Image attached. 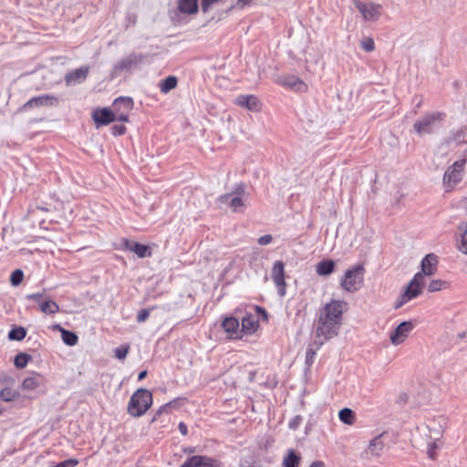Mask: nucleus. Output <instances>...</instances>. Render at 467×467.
I'll list each match as a JSON object with an SVG mask.
<instances>
[{
	"mask_svg": "<svg viewBox=\"0 0 467 467\" xmlns=\"http://www.w3.org/2000/svg\"><path fill=\"white\" fill-rule=\"evenodd\" d=\"M347 302L333 299L320 309L316 325V335L320 338L319 346L322 345L325 340L337 335L342 324L343 314L347 310Z\"/></svg>",
	"mask_w": 467,
	"mask_h": 467,
	"instance_id": "nucleus-1",
	"label": "nucleus"
},
{
	"mask_svg": "<svg viewBox=\"0 0 467 467\" xmlns=\"http://www.w3.org/2000/svg\"><path fill=\"white\" fill-rule=\"evenodd\" d=\"M443 420H428L427 422L418 427V431L422 444L424 443L427 448V453L431 459H434L436 452L435 450L441 444V438L443 435Z\"/></svg>",
	"mask_w": 467,
	"mask_h": 467,
	"instance_id": "nucleus-2",
	"label": "nucleus"
},
{
	"mask_svg": "<svg viewBox=\"0 0 467 467\" xmlns=\"http://www.w3.org/2000/svg\"><path fill=\"white\" fill-rule=\"evenodd\" d=\"M152 404L151 392L146 389H139L131 396L128 404V412L133 417L142 416Z\"/></svg>",
	"mask_w": 467,
	"mask_h": 467,
	"instance_id": "nucleus-3",
	"label": "nucleus"
},
{
	"mask_svg": "<svg viewBox=\"0 0 467 467\" xmlns=\"http://www.w3.org/2000/svg\"><path fill=\"white\" fill-rule=\"evenodd\" d=\"M364 267L360 265L348 269L340 278L341 288L348 293L358 292L364 284Z\"/></svg>",
	"mask_w": 467,
	"mask_h": 467,
	"instance_id": "nucleus-4",
	"label": "nucleus"
},
{
	"mask_svg": "<svg viewBox=\"0 0 467 467\" xmlns=\"http://www.w3.org/2000/svg\"><path fill=\"white\" fill-rule=\"evenodd\" d=\"M218 201L229 205L234 213H243L246 208L248 195L245 192V187L239 185L235 192L222 195L219 197Z\"/></svg>",
	"mask_w": 467,
	"mask_h": 467,
	"instance_id": "nucleus-5",
	"label": "nucleus"
},
{
	"mask_svg": "<svg viewBox=\"0 0 467 467\" xmlns=\"http://www.w3.org/2000/svg\"><path fill=\"white\" fill-rule=\"evenodd\" d=\"M443 114L431 112L420 118L413 125L414 131L419 135L431 134L442 120Z\"/></svg>",
	"mask_w": 467,
	"mask_h": 467,
	"instance_id": "nucleus-6",
	"label": "nucleus"
},
{
	"mask_svg": "<svg viewBox=\"0 0 467 467\" xmlns=\"http://www.w3.org/2000/svg\"><path fill=\"white\" fill-rule=\"evenodd\" d=\"M423 284L424 280H422V273H417L408 285L405 291L396 301L395 308H400L404 304L420 296L423 287Z\"/></svg>",
	"mask_w": 467,
	"mask_h": 467,
	"instance_id": "nucleus-7",
	"label": "nucleus"
},
{
	"mask_svg": "<svg viewBox=\"0 0 467 467\" xmlns=\"http://www.w3.org/2000/svg\"><path fill=\"white\" fill-rule=\"evenodd\" d=\"M356 8L361 14L363 19L368 22H375L380 18L383 14V6L374 2H362L355 0Z\"/></svg>",
	"mask_w": 467,
	"mask_h": 467,
	"instance_id": "nucleus-8",
	"label": "nucleus"
},
{
	"mask_svg": "<svg viewBox=\"0 0 467 467\" xmlns=\"http://www.w3.org/2000/svg\"><path fill=\"white\" fill-rule=\"evenodd\" d=\"M46 290L26 296V299L37 304L39 310L46 315H55L59 311V306L45 295Z\"/></svg>",
	"mask_w": 467,
	"mask_h": 467,
	"instance_id": "nucleus-9",
	"label": "nucleus"
},
{
	"mask_svg": "<svg viewBox=\"0 0 467 467\" xmlns=\"http://www.w3.org/2000/svg\"><path fill=\"white\" fill-rule=\"evenodd\" d=\"M465 160L456 161L450 166L443 176V185L446 191H451L462 180V172Z\"/></svg>",
	"mask_w": 467,
	"mask_h": 467,
	"instance_id": "nucleus-10",
	"label": "nucleus"
},
{
	"mask_svg": "<svg viewBox=\"0 0 467 467\" xmlns=\"http://www.w3.org/2000/svg\"><path fill=\"white\" fill-rule=\"evenodd\" d=\"M132 108V99L128 97H119L114 100L111 111L114 112L116 120L127 122L129 120V113L131 111Z\"/></svg>",
	"mask_w": 467,
	"mask_h": 467,
	"instance_id": "nucleus-11",
	"label": "nucleus"
},
{
	"mask_svg": "<svg viewBox=\"0 0 467 467\" xmlns=\"http://www.w3.org/2000/svg\"><path fill=\"white\" fill-rule=\"evenodd\" d=\"M413 328L414 325L411 321L401 322L389 335L391 344L399 346L404 343Z\"/></svg>",
	"mask_w": 467,
	"mask_h": 467,
	"instance_id": "nucleus-12",
	"label": "nucleus"
},
{
	"mask_svg": "<svg viewBox=\"0 0 467 467\" xmlns=\"http://www.w3.org/2000/svg\"><path fill=\"white\" fill-rule=\"evenodd\" d=\"M271 277L277 287L280 296L285 295V265L281 261H276L272 268Z\"/></svg>",
	"mask_w": 467,
	"mask_h": 467,
	"instance_id": "nucleus-13",
	"label": "nucleus"
},
{
	"mask_svg": "<svg viewBox=\"0 0 467 467\" xmlns=\"http://www.w3.org/2000/svg\"><path fill=\"white\" fill-rule=\"evenodd\" d=\"M275 81L277 84L295 91L305 92L307 89L306 84L302 79L293 75L278 77Z\"/></svg>",
	"mask_w": 467,
	"mask_h": 467,
	"instance_id": "nucleus-14",
	"label": "nucleus"
},
{
	"mask_svg": "<svg viewBox=\"0 0 467 467\" xmlns=\"http://www.w3.org/2000/svg\"><path fill=\"white\" fill-rule=\"evenodd\" d=\"M181 467H222V464L207 456H192L187 459Z\"/></svg>",
	"mask_w": 467,
	"mask_h": 467,
	"instance_id": "nucleus-15",
	"label": "nucleus"
},
{
	"mask_svg": "<svg viewBox=\"0 0 467 467\" xmlns=\"http://www.w3.org/2000/svg\"><path fill=\"white\" fill-rule=\"evenodd\" d=\"M234 103L254 112H257L261 109L260 101L254 95H239L235 98Z\"/></svg>",
	"mask_w": 467,
	"mask_h": 467,
	"instance_id": "nucleus-16",
	"label": "nucleus"
},
{
	"mask_svg": "<svg viewBox=\"0 0 467 467\" xmlns=\"http://www.w3.org/2000/svg\"><path fill=\"white\" fill-rule=\"evenodd\" d=\"M383 448L384 442L382 441L381 436H377L369 441L362 456L368 460L377 458L381 454Z\"/></svg>",
	"mask_w": 467,
	"mask_h": 467,
	"instance_id": "nucleus-17",
	"label": "nucleus"
},
{
	"mask_svg": "<svg viewBox=\"0 0 467 467\" xmlns=\"http://www.w3.org/2000/svg\"><path fill=\"white\" fill-rule=\"evenodd\" d=\"M123 246L127 250L136 254L140 258H145L151 255L150 247L140 243L130 241L127 239L123 240Z\"/></svg>",
	"mask_w": 467,
	"mask_h": 467,
	"instance_id": "nucleus-18",
	"label": "nucleus"
},
{
	"mask_svg": "<svg viewBox=\"0 0 467 467\" xmlns=\"http://www.w3.org/2000/svg\"><path fill=\"white\" fill-rule=\"evenodd\" d=\"M438 265V256L434 254H428L424 256L420 263V272L422 273V277L424 275H432L435 274L437 270Z\"/></svg>",
	"mask_w": 467,
	"mask_h": 467,
	"instance_id": "nucleus-19",
	"label": "nucleus"
},
{
	"mask_svg": "<svg viewBox=\"0 0 467 467\" xmlns=\"http://www.w3.org/2000/svg\"><path fill=\"white\" fill-rule=\"evenodd\" d=\"M88 67H81L77 68L65 76V81L67 85L72 86L84 81L88 74Z\"/></svg>",
	"mask_w": 467,
	"mask_h": 467,
	"instance_id": "nucleus-20",
	"label": "nucleus"
},
{
	"mask_svg": "<svg viewBox=\"0 0 467 467\" xmlns=\"http://www.w3.org/2000/svg\"><path fill=\"white\" fill-rule=\"evenodd\" d=\"M222 327L230 338L236 339L241 337V330L239 327L240 326L238 319L234 317H226L223 321Z\"/></svg>",
	"mask_w": 467,
	"mask_h": 467,
	"instance_id": "nucleus-21",
	"label": "nucleus"
},
{
	"mask_svg": "<svg viewBox=\"0 0 467 467\" xmlns=\"http://www.w3.org/2000/svg\"><path fill=\"white\" fill-rule=\"evenodd\" d=\"M93 119L98 125H107L114 120L116 118L114 112L109 109H97L93 112Z\"/></svg>",
	"mask_w": 467,
	"mask_h": 467,
	"instance_id": "nucleus-22",
	"label": "nucleus"
},
{
	"mask_svg": "<svg viewBox=\"0 0 467 467\" xmlns=\"http://www.w3.org/2000/svg\"><path fill=\"white\" fill-rule=\"evenodd\" d=\"M54 102H56V99L48 96V95H42L39 97L33 98L29 99L26 103L24 104L23 109H31V108H37L47 105H53Z\"/></svg>",
	"mask_w": 467,
	"mask_h": 467,
	"instance_id": "nucleus-23",
	"label": "nucleus"
},
{
	"mask_svg": "<svg viewBox=\"0 0 467 467\" xmlns=\"http://www.w3.org/2000/svg\"><path fill=\"white\" fill-rule=\"evenodd\" d=\"M457 248L460 252L467 254V223H461L458 225Z\"/></svg>",
	"mask_w": 467,
	"mask_h": 467,
	"instance_id": "nucleus-24",
	"label": "nucleus"
},
{
	"mask_svg": "<svg viewBox=\"0 0 467 467\" xmlns=\"http://www.w3.org/2000/svg\"><path fill=\"white\" fill-rule=\"evenodd\" d=\"M333 260H322L316 265V273L320 276H327L335 271Z\"/></svg>",
	"mask_w": 467,
	"mask_h": 467,
	"instance_id": "nucleus-25",
	"label": "nucleus"
},
{
	"mask_svg": "<svg viewBox=\"0 0 467 467\" xmlns=\"http://www.w3.org/2000/svg\"><path fill=\"white\" fill-rule=\"evenodd\" d=\"M257 327H258L257 319L251 315L246 316V317H243V319H242V328H240L241 336L243 335V333L253 334L254 332L256 331Z\"/></svg>",
	"mask_w": 467,
	"mask_h": 467,
	"instance_id": "nucleus-26",
	"label": "nucleus"
},
{
	"mask_svg": "<svg viewBox=\"0 0 467 467\" xmlns=\"http://www.w3.org/2000/svg\"><path fill=\"white\" fill-rule=\"evenodd\" d=\"M140 62V57L134 54H130L123 57L121 60H119V63L116 65V68L121 70H128L130 69L132 67L136 66L137 64H139Z\"/></svg>",
	"mask_w": 467,
	"mask_h": 467,
	"instance_id": "nucleus-27",
	"label": "nucleus"
},
{
	"mask_svg": "<svg viewBox=\"0 0 467 467\" xmlns=\"http://www.w3.org/2000/svg\"><path fill=\"white\" fill-rule=\"evenodd\" d=\"M178 8L183 14H195L198 10V0H178Z\"/></svg>",
	"mask_w": 467,
	"mask_h": 467,
	"instance_id": "nucleus-28",
	"label": "nucleus"
},
{
	"mask_svg": "<svg viewBox=\"0 0 467 467\" xmlns=\"http://www.w3.org/2000/svg\"><path fill=\"white\" fill-rule=\"evenodd\" d=\"M41 384V378L39 375H33L26 378L22 382V389L24 391L32 392L36 390Z\"/></svg>",
	"mask_w": 467,
	"mask_h": 467,
	"instance_id": "nucleus-29",
	"label": "nucleus"
},
{
	"mask_svg": "<svg viewBox=\"0 0 467 467\" xmlns=\"http://www.w3.org/2000/svg\"><path fill=\"white\" fill-rule=\"evenodd\" d=\"M340 421L347 425H353L356 421V414L349 408H344L338 411Z\"/></svg>",
	"mask_w": 467,
	"mask_h": 467,
	"instance_id": "nucleus-30",
	"label": "nucleus"
},
{
	"mask_svg": "<svg viewBox=\"0 0 467 467\" xmlns=\"http://www.w3.org/2000/svg\"><path fill=\"white\" fill-rule=\"evenodd\" d=\"M449 144L460 145L467 143V131L465 130H458L453 132L447 141Z\"/></svg>",
	"mask_w": 467,
	"mask_h": 467,
	"instance_id": "nucleus-31",
	"label": "nucleus"
},
{
	"mask_svg": "<svg viewBox=\"0 0 467 467\" xmlns=\"http://www.w3.org/2000/svg\"><path fill=\"white\" fill-rule=\"evenodd\" d=\"M59 331L61 332L62 340L66 345L70 347L77 345L78 336L75 333L68 331L63 327H59Z\"/></svg>",
	"mask_w": 467,
	"mask_h": 467,
	"instance_id": "nucleus-32",
	"label": "nucleus"
},
{
	"mask_svg": "<svg viewBox=\"0 0 467 467\" xmlns=\"http://www.w3.org/2000/svg\"><path fill=\"white\" fill-rule=\"evenodd\" d=\"M299 462L300 457L293 450H289L287 455L283 460L284 467H297Z\"/></svg>",
	"mask_w": 467,
	"mask_h": 467,
	"instance_id": "nucleus-33",
	"label": "nucleus"
},
{
	"mask_svg": "<svg viewBox=\"0 0 467 467\" xmlns=\"http://www.w3.org/2000/svg\"><path fill=\"white\" fill-rule=\"evenodd\" d=\"M177 86V78L173 76H170L162 80L160 85L161 91L162 93H168Z\"/></svg>",
	"mask_w": 467,
	"mask_h": 467,
	"instance_id": "nucleus-34",
	"label": "nucleus"
},
{
	"mask_svg": "<svg viewBox=\"0 0 467 467\" xmlns=\"http://www.w3.org/2000/svg\"><path fill=\"white\" fill-rule=\"evenodd\" d=\"M18 395V392L11 388H5L0 391V399L4 401H12Z\"/></svg>",
	"mask_w": 467,
	"mask_h": 467,
	"instance_id": "nucleus-35",
	"label": "nucleus"
},
{
	"mask_svg": "<svg viewBox=\"0 0 467 467\" xmlns=\"http://www.w3.org/2000/svg\"><path fill=\"white\" fill-rule=\"evenodd\" d=\"M26 335V332L25 328L16 327V328L12 329L9 332L8 337L11 340H22L23 338H25Z\"/></svg>",
	"mask_w": 467,
	"mask_h": 467,
	"instance_id": "nucleus-36",
	"label": "nucleus"
},
{
	"mask_svg": "<svg viewBox=\"0 0 467 467\" xmlns=\"http://www.w3.org/2000/svg\"><path fill=\"white\" fill-rule=\"evenodd\" d=\"M446 287L447 283L445 281L436 279L430 282L428 289L430 292H437L445 289Z\"/></svg>",
	"mask_w": 467,
	"mask_h": 467,
	"instance_id": "nucleus-37",
	"label": "nucleus"
},
{
	"mask_svg": "<svg viewBox=\"0 0 467 467\" xmlns=\"http://www.w3.org/2000/svg\"><path fill=\"white\" fill-rule=\"evenodd\" d=\"M29 356L25 353H20L15 358V365L18 368H25L28 361H29Z\"/></svg>",
	"mask_w": 467,
	"mask_h": 467,
	"instance_id": "nucleus-38",
	"label": "nucleus"
},
{
	"mask_svg": "<svg viewBox=\"0 0 467 467\" xmlns=\"http://www.w3.org/2000/svg\"><path fill=\"white\" fill-rule=\"evenodd\" d=\"M319 346H317V348H313L312 346H310L306 351V364L307 367H310L313 362H314V359H315V357H316V354H317V350L318 349Z\"/></svg>",
	"mask_w": 467,
	"mask_h": 467,
	"instance_id": "nucleus-39",
	"label": "nucleus"
},
{
	"mask_svg": "<svg viewBox=\"0 0 467 467\" xmlns=\"http://www.w3.org/2000/svg\"><path fill=\"white\" fill-rule=\"evenodd\" d=\"M360 46L367 52H371L375 49L374 40L369 36L364 37L360 42Z\"/></svg>",
	"mask_w": 467,
	"mask_h": 467,
	"instance_id": "nucleus-40",
	"label": "nucleus"
},
{
	"mask_svg": "<svg viewBox=\"0 0 467 467\" xmlns=\"http://www.w3.org/2000/svg\"><path fill=\"white\" fill-rule=\"evenodd\" d=\"M23 276H24V274L21 270H19V269L15 270L12 273L11 278H10L12 285H18L22 282Z\"/></svg>",
	"mask_w": 467,
	"mask_h": 467,
	"instance_id": "nucleus-41",
	"label": "nucleus"
},
{
	"mask_svg": "<svg viewBox=\"0 0 467 467\" xmlns=\"http://www.w3.org/2000/svg\"><path fill=\"white\" fill-rule=\"evenodd\" d=\"M128 353H129L128 346H122V347L115 348V350H114L115 357L118 359H124L126 358V356L128 355Z\"/></svg>",
	"mask_w": 467,
	"mask_h": 467,
	"instance_id": "nucleus-42",
	"label": "nucleus"
},
{
	"mask_svg": "<svg viewBox=\"0 0 467 467\" xmlns=\"http://www.w3.org/2000/svg\"><path fill=\"white\" fill-rule=\"evenodd\" d=\"M78 463V460L75 459H68L62 462H59L57 465L51 466V467H75Z\"/></svg>",
	"mask_w": 467,
	"mask_h": 467,
	"instance_id": "nucleus-43",
	"label": "nucleus"
},
{
	"mask_svg": "<svg viewBox=\"0 0 467 467\" xmlns=\"http://www.w3.org/2000/svg\"><path fill=\"white\" fill-rule=\"evenodd\" d=\"M220 0H202V5H201V7H202V10L203 12H207L210 7L212 6V5L219 2Z\"/></svg>",
	"mask_w": 467,
	"mask_h": 467,
	"instance_id": "nucleus-44",
	"label": "nucleus"
},
{
	"mask_svg": "<svg viewBox=\"0 0 467 467\" xmlns=\"http://www.w3.org/2000/svg\"><path fill=\"white\" fill-rule=\"evenodd\" d=\"M272 240H273V237L271 234H265V235L261 236L258 239V244L261 245H267L272 242Z\"/></svg>",
	"mask_w": 467,
	"mask_h": 467,
	"instance_id": "nucleus-45",
	"label": "nucleus"
},
{
	"mask_svg": "<svg viewBox=\"0 0 467 467\" xmlns=\"http://www.w3.org/2000/svg\"><path fill=\"white\" fill-rule=\"evenodd\" d=\"M149 315H150L149 310H147V309L140 310L137 315L138 322H144L148 318Z\"/></svg>",
	"mask_w": 467,
	"mask_h": 467,
	"instance_id": "nucleus-46",
	"label": "nucleus"
},
{
	"mask_svg": "<svg viewBox=\"0 0 467 467\" xmlns=\"http://www.w3.org/2000/svg\"><path fill=\"white\" fill-rule=\"evenodd\" d=\"M173 406V402H169V403H166L164 404L163 406H161L156 412V416H159L161 415V413L163 412H170V409Z\"/></svg>",
	"mask_w": 467,
	"mask_h": 467,
	"instance_id": "nucleus-47",
	"label": "nucleus"
},
{
	"mask_svg": "<svg viewBox=\"0 0 467 467\" xmlns=\"http://www.w3.org/2000/svg\"><path fill=\"white\" fill-rule=\"evenodd\" d=\"M126 128L124 126H114L113 134L114 135H121L125 132Z\"/></svg>",
	"mask_w": 467,
	"mask_h": 467,
	"instance_id": "nucleus-48",
	"label": "nucleus"
},
{
	"mask_svg": "<svg viewBox=\"0 0 467 467\" xmlns=\"http://www.w3.org/2000/svg\"><path fill=\"white\" fill-rule=\"evenodd\" d=\"M178 428H179L180 432L182 435H186L187 434V426H186V424H184L183 422H180Z\"/></svg>",
	"mask_w": 467,
	"mask_h": 467,
	"instance_id": "nucleus-49",
	"label": "nucleus"
},
{
	"mask_svg": "<svg viewBox=\"0 0 467 467\" xmlns=\"http://www.w3.org/2000/svg\"><path fill=\"white\" fill-rule=\"evenodd\" d=\"M254 0H238L237 5L239 6H245L250 5Z\"/></svg>",
	"mask_w": 467,
	"mask_h": 467,
	"instance_id": "nucleus-50",
	"label": "nucleus"
},
{
	"mask_svg": "<svg viewBox=\"0 0 467 467\" xmlns=\"http://www.w3.org/2000/svg\"><path fill=\"white\" fill-rule=\"evenodd\" d=\"M309 467H327L326 464L321 461H316L311 463Z\"/></svg>",
	"mask_w": 467,
	"mask_h": 467,
	"instance_id": "nucleus-51",
	"label": "nucleus"
},
{
	"mask_svg": "<svg viewBox=\"0 0 467 467\" xmlns=\"http://www.w3.org/2000/svg\"><path fill=\"white\" fill-rule=\"evenodd\" d=\"M146 376H147V371L143 370V371L140 372L138 379H139V380H142L143 379L146 378Z\"/></svg>",
	"mask_w": 467,
	"mask_h": 467,
	"instance_id": "nucleus-52",
	"label": "nucleus"
},
{
	"mask_svg": "<svg viewBox=\"0 0 467 467\" xmlns=\"http://www.w3.org/2000/svg\"><path fill=\"white\" fill-rule=\"evenodd\" d=\"M59 327H61L59 325L54 326V329H57L59 331Z\"/></svg>",
	"mask_w": 467,
	"mask_h": 467,
	"instance_id": "nucleus-53",
	"label": "nucleus"
},
{
	"mask_svg": "<svg viewBox=\"0 0 467 467\" xmlns=\"http://www.w3.org/2000/svg\"><path fill=\"white\" fill-rule=\"evenodd\" d=\"M187 451H189V452H193V451H194V449H192V448H189V449L187 450Z\"/></svg>",
	"mask_w": 467,
	"mask_h": 467,
	"instance_id": "nucleus-54",
	"label": "nucleus"
}]
</instances>
